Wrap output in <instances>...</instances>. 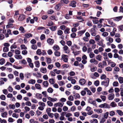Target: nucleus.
<instances>
[{"instance_id":"nucleus-48","label":"nucleus","mask_w":123,"mask_h":123,"mask_svg":"<svg viewBox=\"0 0 123 123\" xmlns=\"http://www.w3.org/2000/svg\"><path fill=\"white\" fill-rule=\"evenodd\" d=\"M47 91L49 93H52L53 91V89L51 87H49Z\"/></svg>"},{"instance_id":"nucleus-26","label":"nucleus","mask_w":123,"mask_h":123,"mask_svg":"<svg viewBox=\"0 0 123 123\" xmlns=\"http://www.w3.org/2000/svg\"><path fill=\"white\" fill-rule=\"evenodd\" d=\"M49 83L51 84H54L55 83L54 80L53 78L49 79Z\"/></svg>"},{"instance_id":"nucleus-10","label":"nucleus","mask_w":123,"mask_h":123,"mask_svg":"<svg viewBox=\"0 0 123 123\" xmlns=\"http://www.w3.org/2000/svg\"><path fill=\"white\" fill-rule=\"evenodd\" d=\"M40 71L42 73L45 74L47 72V69L46 68H42L40 69Z\"/></svg>"},{"instance_id":"nucleus-25","label":"nucleus","mask_w":123,"mask_h":123,"mask_svg":"<svg viewBox=\"0 0 123 123\" xmlns=\"http://www.w3.org/2000/svg\"><path fill=\"white\" fill-rule=\"evenodd\" d=\"M110 106L112 107H115L117 106V104L114 102H112L110 104Z\"/></svg>"},{"instance_id":"nucleus-52","label":"nucleus","mask_w":123,"mask_h":123,"mask_svg":"<svg viewBox=\"0 0 123 123\" xmlns=\"http://www.w3.org/2000/svg\"><path fill=\"white\" fill-rule=\"evenodd\" d=\"M12 116L13 117L17 118L18 117V114H17L15 113H14L12 114Z\"/></svg>"},{"instance_id":"nucleus-35","label":"nucleus","mask_w":123,"mask_h":123,"mask_svg":"<svg viewBox=\"0 0 123 123\" xmlns=\"http://www.w3.org/2000/svg\"><path fill=\"white\" fill-rule=\"evenodd\" d=\"M35 86L37 89H41V88L40 85L38 84H35Z\"/></svg>"},{"instance_id":"nucleus-23","label":"nucleus","mask_w":123,"mask_h":123,"mask_svg":"<svg viewBox=\"0 0 123 123\" xmlns=\"http://www.w3.org/2000/svg\"><path fill=\"white\" fill-rule=\"evenodd\" d=\"M43 85L45 87H47L49 85V83L47 81H45L43 82Z\"/></svg>"},{"instance_id":"nucleus-47","label":"nucleus","mask_w":123,"mask_h":123,"mask_svg":"<svg viewBox=\"0 0 123 123\" xmlns=\"http://www.w3.org/2000/svg\"><path fill=\"white\" fill-rule=\"evenodd\" d=\"M105 70L107 71H111L112 70V68L110 67H108L105 68Z\"/></svg>"},{"instance_id":"nucleus-53","label":"nucleus","mask_w":123,"mask_h":123,"mask_svg":"<svg viewBox=\"0 0 123 123\" xmlns=\"http://www.w3.org/2000/svg\"><path fill=\"white\" fill-rule=\"evenodd\" d=\"M100 98L102 99L103 101H105L106 98V96L102 95L100 96Z\"/></svg>"},{"instance_id":"nucleus-3","label":"nucleus","mask_w":123,"mask_h":123,"mask_svg":"<svg viewBox=\"0 0 123 123\" xmlns=\"http://www.w3.org/2000/svg\"><path fill=\"white\" fill-rule=\"evenodd\" d=\"M90 32L92 36H95L96 34V30L94 29H91Z\"/></svg>"},{"instance_id":"nucleus-9","label":"nucleus","mask_w":123,"mask_h":123,"mask_svg":"<svg viewBox=\"0 0 123 123\" xmlns=\"http://www.w3.org/2000/svg\"><path fill=\"white\" fill-rule=\"evenodd\" d=\"M47 42L49 44H52L54 43V40L53 39L49 38L47 39Z\"/></svg>"},{"instance_id":"nucleus-40","label":"nucleus","mask_w":123,"mask_h":123,"mask_svg":"<svg viewBox=\"0 0 123 123\" xmlns=\"http://www.w3.org/2000/svg\"><path fill=\"white\" fill-rule=\"evenodd\" d=\"M58 84L60 86H62L64 85L65 83L64 81H60L58 82Z\"/></svg>"},{"instance_id":"nucleus-64","label":"nucleus","mask_w":123,"mask_h":123,"mask_svg":"<svg viewBox=\"0 0 123 123\" xmlns=\"http://www.w3.org/2000/svg\"><path fill=\"white\" fill-rule=\"evenodd\" d=\"M106 121V119L102 117L100 121V123H104Z\"/></svg>"},{"instance_id":"nucleus-5","label":"nucleus","mask_w":123,"mask_h":123,"mask_svg":"<svg viewBox=\"0 0 123 123\" xmlns=\"http://www.w3.org/2000/svg\"><path fill=\"white\" fill-rule=\"evenodd\" d=\"M64 104V103H63L58 102L55 103L54 104V106L55 107L58 106L59 107H62L63 106Z\"/></svg>"},{"instance_id":"nucleus-38","label":"nucleus","mask_w":123,"mask_h":123,"mask_svg":"<svg viewBox=\"0 0 123 123\" xmlns=\"http://www.w3.org/2000/svg\"><path fill=\"white\" fill-rule=\"evenodd\" d=\"M70 29L69 28H67L65 29L64 31V32L66 34H68L69 33V31Z\"/></svg>"},{"instance_id":"nucleus-33","label":"nucleus","mask_w":123,"mask_h":123,"mask_svg":"<svg viewBox=\"0 0 123 123\" xmlns=\"http://www.w3.org/2000/svg\"><path fill=\"white\" fill-rule=\"evenodd\" d=\"M123 17L122 16L117 17L115 18V20L116 21H118L120 20Z\"/></svg>"},{"instance_id":"nucleus-4","label":"nucleus","mask_w":123,"mask_h":123,"mask_svg":"<svg viewBox=\"0 0 123 123\" xmlns=\"http://www.w3.org/2000/svg\"><path fill=\"white\" fill-rule=\"evenodd\" d=\"M64 51L67 54H68L69 52V50L68 49V47L67 45H64L63 47Z\"/></svg>"},{"instance_id":"nucleus-46","label":"nucleus","mask_w":123,"mask_h":123,"mask_svg":"<svg viewBox=\"0 0 123 123\" xmlns=\"http://www.w3.org/2000/svg\"><path fill=\"white\" fill-rule=\"evenodd\" d=\"M0 99L3 100H5L6 99V97L5 95H1L0 96Z\"/></svg>"},{"instance_id":"nucleus-51","label":"nucleus","mask_w":123,"mask_h":123,"mask_svg":"<svg viewBox=\"0 0 123 123\" xmlns=\"http://www.w3.org/2000/svg\"><path fill=\"white\" fill-rule=\"evenodd\" d=\"M56 26H52L50 28V29L52 31H55L56 29Z\"/></svg>"},{"instance_id":"nucleus-42","label":"nucleus","mask_w":123,"mask_h":123,"mask_svg":"<svg viewBox=\"0 0 123 123\" xmlns=\"http://www.w3.org/2000/svg\"><path fill=\"white\" fill-rule=\"evenodd\" d=\"M108 33L107 32H103L102 34V35L104 37H105L108 36Z\"/></svg>"},{"instance_id":"nucleus-16","label":"nucleus","mask_w":123,"mask_h":123,"mask_svg":"<svg viewBox=\"0 0 123 123\" xmlns=\"http://www.w3.org/2000/svg\"><path fill=\"white\" fill-rule=\"evenodd\" d=\"M100 37L98 35H97L95 37V40L96 41L99 42L100 39Z\"/></svg>"},{"instance_id":"nucleus-59","label":"nucleus","mask_w":123,"mask_h":123,"mask_svg":"<svg viewBox=\"0 0 123 123\" xmlns=\"http://www.w3.org/2000/svg\"><path fill=\"white\" fill-rule=\"evenodd\" d=\"M83 39L86 42H88L89 40L88 37L86 36L84 37L83 38Z\"/></svg>"},{"instance_id":"nucleus-13","label":"nucleus","mask_w":123,"mask_h":123,"mask_svg":"<svg viewBox=\"0 0 123 123\" xmlns=\"http://www.w3.org/2000/svg\"><path fill=\"white\" fill-rule=\"evenodd\" d=\"M15 57L17 59H21L23 57L21 55H14Z\"/></svg>"},{"instance_id":"nucleus-55","label":"nucleus","mask_w":123,"mask_h":123,"mask_svg":"<svg viewBox=\"0 0 123 123\" xmlns=\"http://www.w3.org/2000/svg\"><path fill=\"white\" fill-rule=\"evenodd\" d=\"M9 50L8 48L6 47H4L3 49V51L5 52H6Z\"/></svg>"},{"instance_id":"nucleus-34","label":"nucleus","mask_w":123,"mask_h":123,"mask_svg":"<svg viewBox=\"0 0 123 123\" xmlns=\"http://www.w3.org/2000/svg\"><path fill=\"white\" fill-rule=\"evenodd\" d=\"M5 62V60L4 59L2 58L0 60V64L1 65H3Z\"/></svg>"},{"instance_id":"nucleus-8","label":"nucleus","mask_w":123,"mask_h":123,"mask_svg":"<svg viewBox=\"0 0 123 123\" xmlns=\"http://www.w3.org/2000/svg\"><path fill=\"white\" fill-rule=\"evenodd\" d=\"M114 97V94L113 93L110 94L108 96V98L109 100H111L113 99Z\"/></svg>"},{"instance_id":"nucleus-44","label":"nucleus","mask_w":123,"mask_h":123,"mask_svg":"<svg viewBox=\"0 0 123 123\" xmlns=\"http://www.w3.org/2000/svg\"><path fill=\"white\" fill-rule=\"evenodd\" d=\"M109 114L110 116H112L115 114V112L113 111H111L109 112Z\"/></svg>"},{"instance_id":"nucleus-37","label":"nucleus","mask_w":123,"mask_h":123,"mask_svg":"<svg viewBox=\"0 0 123 123\" xmlns=\"http://www.w3.org/2000/svg\"><path fill=\"white\" fill-rule=\"evenodd\" d=\"M19 30L21 31L22 33H24L25 32L24 28L22 26H21L20 27L19 29Z\"/></svg>"},{"instance_id":"nucleus-39","label":"nucleus","mask_w":123,"mask_h":123,"mask_svg":"<svg viewBox=\"0 0 123 123\" xmlns=\"http://www.w3.org/2000/svg\"><path fill=\"white\" fill-rule=\"evenodd\" d=\"M54 54L55 56H59L60 55V53L59 51H55L54 52Z\"/></svg>"},{"instance_id":"nucleus-11","label":"nucleus","mask_w":123,"mask_h":123,"mask_svg":"<svg viewBox=\"0 0 123 123\" xmlns=\"http://www.w3.org/2000/svg\"><path fill=\"white\" fill-rule=\"evenodd\" d=\"M116 112L118 115L120 116H122L123 115V112L121 110H117L116 111Z\"/></svg>"},{"instance_id":"nucleus-19","label":"nucleus","mask_w":123,"mask_h":123,"mask_svg":"<svg viewBox=\"0 0 123 123\" xmlns=\"http://www.w3.org/2000/svg\"><path fill=\"white\" fill-rule=\"evenodd\" d=\"M94 111L97 112L98 113H102V111L101 109H94Z\"/></svg>"},{"instance_id":"nucleus-27","label":"nucleus","mask_w":123,"mask_h":123,"mask_svg":"<svg viewBox=\"0 0 123 123\" xmlns=\"http://www.w3.org/2000/svg\"><path fill=\"white\" fill-rule=\"evenodd\" d=\"M46 59H47V63L50 64L51 63L52 60L50 58L46 57Z\"/></svg>"},{"instance_id":"nucleus-57","label":"nucleus","mask_w":123,"mask_h":123,"mask_svg":"<svg viewBox=\"0 0 123 123\" xmlns=\"http://www.w3.org/2000/svg\"><path fill=\"white\" fill-rule=\"evenodd\" d=\"M66 44L69 46H70L71 45L72 43L71 41H68L66 42Z\"/></svg>"},{"instance_id":"nucleus-60","label":"nucleus","mask_w":123,"mask_h":123,"mask_svg":"<svg viewBox=\"0 0 123 123\" xmlns=\"http://www.w3.org/2000/svg\"><path fill=\"white\" fill-rule=\"evenodd\" d=\"M89 56L90 58H92L94 57L95 55L93 52H91L89 54Z\"/></svg>"},{"instance_id":"nucleus-54","label":"nucleus","mask_w":123,"mask_h":123,"mask_svg":"<svg viewBox=\"0 0 123 123\" xmlns=\"http://www.w3.org/2000/svg\"><path fill=\"white\" fill-rule=\"evenodd\" d=\"M118 85V83L117 81H115L113 83V86H117Z\"/></svg>"},{"instance_id":"nucleus-62","label":"nucleus","mask_w":123,"mask_h":123,"mask_svg":"<svg viewBox=\"0 0 123 123\" xmlns=\"http://www.w3.org/2000/svg\"><path fill=\"white\" fill-rule=\"evenodd\" d=\"M13 75L12 74H10L8 75V77L10 79H12L13 78Z\"/></svg>"},{"instance_id":"nucleus-14","label":"nucleus","mask_w":123,"mask_h":123,"mask_svg":"<svg viewBox=\"0 0 123 123\" xmlns=\"http://www.w3.org/2000/svg\"><path fill=\"white\" fill-rule=\"evenodd\" d=\"M86 82V81L84 79H81L79 81L81 85H83L85 84Z\"/></svg>"},{"instance_id":"nucleus-50","label":"nucleus","mask_w":123,"mask_h":123,"mask_svg":"<svg viewBox=\"0 0 123 123\" xmlns=\"http://www.w3.org/2000/svg\"><path fill=\"white\" fill-rule=\"evenodd\" d=\"M73 96L75 99H77V98H79L80 97V96L79 94L78 93L75 94Z\"/></svg>"},{"instance_id":"nucleus-29","label":"nucleus","mask_w":123,"mask_h":123,"mask_svg":"<svg viewBox=\"0 0 123 123\" xmlns=\"http://www.w3.org/2000/svg\"><path fill=\"white\" fill-rule=\"evenodd\" d=\"M101 56L100 55H99L96 56V58L98 61H101Z\"/></svg>"},{"instance_id":"nucleus-31","label":"nucleus","mask_w":123,"mask_h":123,"mask_svg":"<svg viewBox=\"0 0 123 123\" xmlns=\"http://www.w3.org/2000/svg\"><path fill=\"white\" fill-rule=\"evenodd\" d=\"M36 97L38 98L41 99L42 97V96L41 94L37 93L36 94Z\"/></svg>"},{"instance_id":"nucleus-2","label":"nucleus","mask_w":123,"mask_h":123,"mask_svg":"<svg viewBox=\"0 0 123 123\" xmlns=\"http://www.w3.org/2000/svg\"><path fill=\"white\" fill-rule=\"evenodd\" d=\"M99 107L101 108H109V105L106 103H104L103 104H101L99 105Z\"/></svg>"},{"instance_id":"nucleus-22","label":"nucleus","mask_w":123,"mask_h":123,"mask_svg":"<svg viewBox=\"0 0 123 123\" xmlns=\"http://www.w3.org/2000/svg\"><path fill=\"white\" fill-rule=\"evenodd\" d=\"M89 43L90 44H95V41L92 39H91L89 41Z\"/></svg>"},{"instance_id":"nucleus-1","label":"nucleus","mask_w":123,"mask_h":123,"mask_svg":"<svg viewBox=\"0 0 123 123\" xmlns=\"http://www.w3.org/2000/svg\"><path fill=\"white\" fill-rule=\"evenodd\" d=\"M109 79L108 78H106L105 79V81L102 82L101 85L105 86L107 87L109 85Z\"/></svg>"},{"instance_id":"nucleus-6","label":"nucleus","mask_w":123,"mask_h":123,"mask_svg":"<svg viewBox=\"0 0 123 123\" xmlns=\"http://www.w3.org/2000/svg\"><path fill=\"white\" fill-rule=\"evenodd\" d=\"M25 15L21 14L20 15L18 20L19 21H21L23 20L25 18Z\"/></svg>"},{"instance_id":"nucleus-28","label":"nucleus","mask_w":123,"mask_h":123,"mask_svg":"<svg viewBox=\"0 0 123 123\" xmlns=\"http://www.w3.org/2000/svg\"><path fill=\"white\" fill-rule=\"evenodd\" d=\"M35 65L36 67L37 68H38L40 66V63L38 61H36L35 62Z\"/></svg>"},{"instance_id":"nucleus-49","label":"nucleus","mask_w":123,"mask_h":123,"mask_svg":"<svg viewBox=\"0 0 123 123\" xmlns=\"http://www.w3.org/2000/svg\"><path fill=\"white\" fill-rule=\"evenodd\" d=\"M115 41L116 42L119 43L121 42V40L120 38H118L115 39Z\"/></svg>"},{"instance_id":"nucleus-58","label":"nucleus","mask_w":123,"mask_h":123,"mask_svg":"<svg viewBox=\"0 0 123 123\" xmlns=\"http://www.w3.org/2000/svg\"><path fill=\"white\" fill-rule=\"evenodd\" d=\"M68 99L71 101H73L74 100V97L71 95H70L69 96L68 98Z\"/></svg>"},{"instance_id":"nucleus-24","label":"nucleus","mask_w":123,"mask_h":123,"mask_svg":"<svg viewBox=\"0 0 123 123\" xmlns=\"http://www.w3.org/2000/svg\"><path fill=\"white\" fill-rule=\"evenodd\" d=\"M7 114V113L6 111L4 112L3 113H1V116L3 117H6V116Z\"/></svg>"},{"instance_id":"nucleus-18","label":"nucleus","mask_w":123,"mask_h":123,"mask_svg":"<svg viewBox=\"0 0 123 123\" xmlns=\"http://www.w3.org/2000/svg\"><path fill=\"white\" fill-rule=\"evenodd\" d=\"M86 30L79 31L78 33V34L80 36L83 34L86 31Z\"/></svg>"},{"instance_id":"nucleus-45","label":"nucleus","mask_w":123,"mask_h":123,"mask_svg":"<svg viewBox=\"0 0 123 123\" xmlns=\"http://www.w3.org/2000/svg\"><path fill=\"white\" fill-rule=\"evenodd\" d=\"M109 112H107L104 114V117L105 119L107 118L109 115Z\"/></svg>"},{"instance_id":"nucleus-56","label":"nucleus","mask_w":123,"mask_h":123,"mask_svg":"<svg viewBox=\"0 0 123 123\" xmlns=\"http://www.w3.org/2000/svg\"><path fill=\"white\" fill-rule=\"evenodd\" d=\"M38 104L39 105H41L43 107H44L45 105V104L44 103L41 102H39Z\"/></svg>"},{"instance_id":"nucleus-21","label":"nucleus","mask_w":123,"mask_h":123,"mask_svg":"<svg viewBox=\"0 0 123 123\" xmlns=\"http://www.w3.org/2000/svg\"><path fill=\"white\" fill-rule=\"evenodd\" d=\"M32 35L31 33H27L24 36L26 38H29L30 37H32Z\"/></svg>"},{"instance_id":"nucleus-7","label":"nucleus","mask_w":123,"mask_h":123,"mask_svg":"<svg viewBox=\"0 0 123 123\" xmlns=\"http://www.w3.org/2000/svg\"><path fill=\"white\" fill-rule=\"evenodd\" d=\"M105 39L107 41H108L111 43H112L113 41V39L110 36H108L106 37Z\"/></svg>"},{"instance_id":"nucleus-17","label":"nucleus","mask_w":123,"mask_h":123,"mask_svg":"<svg viewBox=\"0 0 123 123\" xmlns=\"http://www.w3.org/2000/svg\"><path fill=\"white\" fill-rule=\"evenodd\" d=\"M53 49L54 50L57 51L60 49V48L58 45H55L53 47Z\"/></svg>"},{"instance_id":"nucleus-36","label":"nucleus","mask_w":123,"mask_h":123,"mask_svg":"<svg viewBox=\"0 0 123 123\" xmlns=\"http://www.w3.org/2000/svg\"><path fill=\"white\" fill-rule=\"evenodd\" d=\"M118 80L119 83H122L123 82V78L122 77H120L118 78Z\"/></svg>"},{"instance_id":"nucleus-43","label":"nucleus","mask_w":123,"mask_h":123,"mask_svg":"<svg viewBox=\"0 0 123 123\" xmlns=\"http://www.w3.org/2000/svg\"><path fill=\"white\" fill-rule=\"evenodd\" d=\"M9 91L12 92L13 91V89L11 86H9L7 88Z\"/></svg>"},{"instance_id":"nucleus-30","label":"nucleus","mask_w":123,"mask_h":123,"mask_svg":"<svg viewBox=\"0 0 123 123\" xmlns=\"http://www.w3.org/2000/svg\"><path fill=\"white\" fill-rule=\"evenodd\" d=\"M8 106L10 109H14L15 108V105L14 104L10 105Z\"/></svg>"},{"instance_id":"nucleus-41","label":"nucleus","mask_w":123,"mask_h":123,"mask_svg":"<svg viewBox=\"0 0 123 123\" xmlns=\"http://www.w3.org/2000/svg\"><path fill=\"white\" fill-rule=\"evenodd\" d=\"M36 54H37L39 55H41L42 54V52L41 49H38L36 51Z\"/></svg>"},{"instance_id":"nucleus-32","label":"nucleus","mask_w":123,"mask_h":123,"mask_svg":"<svg viewBox=\"0 0 123 123\" xmlns=\"http://www.w3.org/2000/svg\"><path fill=\"white\" fill-rule=\"evenodd\" d=\"M36 81L35 80L31 79L28 81V83L29 84H34L35 83Z\"/></svg>"},{"instance_id":"nucleus-61","label":"nucleus","mask_w":123,"mask_h":123,"mask_svg":"<svg viewBox=\"0 0 123 123\" xmlns=\"http://www.w3.org/2000/svg\"><path fill=\"white\" fill-rule=\"evenodd\" d=\"M25 105H26L28 106H31V102L29 101H28L26 102L25 103Z\"/></svg>"},{"instance_id":"nucleus-15","label":"nucleus","mask_w":123,"mask_h":123,"mask_svg":"<svg viewBox=\"0 0 123 123\" xmlns=\"http://www.w3.org/2000/svg\"><path fill=\"white\" fill-rule=\"evenodd\" d=\"M76 2L74 1H73L70 4V6L72 7H75L76 6Z\"/></svg>"},{"instance_id":"nucleus-63","label":"nucleus","mask_w":123,"mask_h":123,"mask_svg":"<svg viewBox=\"0 0 123 123\" xmlns=\"http://www.w3.org/2000/svg\"><path fill=\"white\" fill-rule=\"evenodd\" d=\"M0 122L1 123H6L7 122L4 119L2 120L0 118Z\"/></svg>"},{"instance_id":"nucleus-12","label":"nucleus","mask_w":123,"mask_h":123,"mask_svg":"<svg viewBox=\"0 0 123 123\" xmlns=\"http://www.w3.org/2000/svg\"><path fill=\"white\" fill-rule=\"evenodd\" d=\"M97 44L99 46H101L103 48L105 47V45L103 43V42L102 41H100L99 42L97 43Z\"/></svg>"},{"instance_id":"nucleus-20","label":"nucleus","mask_w":123,"mask_h":123,"mask_svg":"<svg viewBox=\"0 0 123 123\" xmlns=\"http://www.w3.org/2000/svg\"><path fill=\"white\" fill-rule=\"evenodd\" d=\"M89 103L95 106H96L97 104H96V102L94 100H90L89 101Z\"/></svg>"}]
</instances>
